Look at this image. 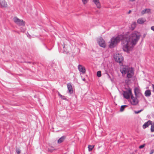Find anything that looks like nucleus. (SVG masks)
<instances>
[{"label":"nucleus","instance_id":"16","mask_svg":"<svg viewBox=\"0 0 154 154\" xmlns=\"http://www.w3.org/2000/svg\"><path fill=\"white\" fill-rule=\"evenodd\" d=\"M146 97H149L151 95V92L150 90H146L144 93Z\"/></svg>","mask_w":154,"mask_h":154},{"label":"nucleus","instance_id":"37","mask_svg":"<svg viewBox=\"0 0 154 154\" xmlns=\"http://www.w3.org/2000/svg\"><path fill=\"white\" fill-rule=\"evenodd\" d=\"M131 12V10L129 11L128 12V14H129Z\"/></svg>","mask_w":154,"mask_h":154},{"label":"nucleus","instance_id":"12","mask_svg":"<svg viewBox=\"0 0 154 154\" xmlns=\"http://www.w3.org/2000/svg\"><path fill=\"white\" fill-rule=\"evenodd\" d=\"M0 6L2 8L6 7L7 4L5 0H0Z\"/></svg>","mask_w":154,"mask_h":154},{"label":"nucleus","instance_id":"33","mask_svg":"<svg viewBox=\"0 0 154 154\" xmlns=\"http://www.w3.org/2000/svg\"><path fill=\"white\" fill-rule=\"evenodd\" d=\"M65 97L64 96V97H62L61 98L63 100H65L66 99V98H65Z\"/></svg>","mask_w":154,"mask_h":154},{"label":"nucleus","instance_id":"17","mask_svg":"<svg viewBox=\"0 0 154 154\" xmlns=\"http://www.w3.org/2000/svg\"><path fill=\"white\" fill-rule=\"evenodd\" d=\"M65 137L64 136H63L60 138L57 141V143H60L62 142L64 140Z\"/></svg>","mask_w":154,"mask_h":154},{"label":"nucleus","instance_id":"6","mask_svg":"<svg viewBox=\"0 0 154 154\" xmlns=\"http://www.w3.org/2000/svg\"><path fill=\"white\" fill-rule=\"evenodd\" d=\"M127 77L128 79L131 78L133 77L134 74V70L133 68L131 67L129 69L127 72Z\"/></svg>","mask_w":154,"mask_h":154},{"label":"nucleus","instance_id":"23","mask_svg":"<svg viewBox=\"0 0 154 154\" xmlns=\"http://www.w3.org/2000/svg\"><path fill=\"white\" fill-rule=\"evenodd\" d=\"M88 1L89 0H82V2L84 5L86 4Z\"/></svg>","mask_w":154,"mask_h":154},{"label":"nucleus","instance_id":"14","mask_svg":"<svg viewBox=\"0 0 154 154\" xmlns=\"http://www.w3.org/2000/svg\"><path fill=\"white\" fill-rule=\"evenodd\" d=\"M152 122L150 120H149L147 122H145L143 125V128L145 129L148 127L149 125L152 124Z\"/></svg>","mask_w":154,"mask_h":154},{"label":"nucleus","instance_id":"29","mask_svg":"<svg viewBox=\"0 0 154 154\" xmlns=\"http://www.w3.org/2000/svg\"><path fill=\"white\" fill-rule=\"evenodd\" d=\"M151 29L154 31V26H152L151 27Z\"/></svg>","mask_w":154,"mask_h":154},{"label":"nucleus","instance_id":"24","mask_svg":"<svg viewBox=\"0 0 154 154\" xmlns=\"http://www.w3.org/2000/svg\"><path fill=\"white\" fill-rule=\"evenodd\" d=\"M146 13H149L150 12L151 9L150 8L145 9Z\"/></svg>","mask_w":154,"mask_h":154},{"label":"nucleus","instance_id":"10","mask_svg":"<svg viewBox=\"0 0 154 154\" xmlns=\"http://www.w3.org/2000/svg\"><path fill=\"white\" fill-rule=\"evenodd\" d=\"M78 69L79 71L82 74L85 73L86 70L85 67L82 65H79L78 66Z\"/></svg>","mask_w":154,"mask_h":154},{"label":"nucleus","instance_id":"3","mask_svg":"<svg viewBox=\"0 0 154 154\" xmlns=\"http://www.w3.org/2000/svg\"><path fill=\"white\" fill-rule=\"evenodd\" d=\"M123 95L124 98L126 99H129L131 96L132 95L131 90L130 88H129L128 90L125 91H123Z\"/></svg>","mask_w":154,"mask_h":154},{"label":"nucleus","instance_id":"2","mask_svg":"<svg viewBox=\"0 0 154 154\" xmlns=\"http://www.w3.org/2000/svg\"><path fill=\"white\" fill-rule=\"evenodd\" d=\"M13 20L14 22L19 26H24L25 22L22 20H20L15 17L13 18Z\"/></svg>","mask_w":154,"mask_h":154},{"label":"nucleus","instance_id":"20","mask_svg":"<svg viewBox=\"0 0 154 154\" xmlns=\"http://www.w3.org/2000/svg\"><path fill=\"white\" fill-rule=\"evenodd\" d=\"M151 132H154V122L152 123V124H151Z\"/></svg>","mask_w":154,"mask_h":154},{"label":"nucleus","instance_id":"31","mask_svg":"<svg viewBox=\"0 0 154 154\" xmlns=\"http://www.w3.org/2000/svg\"><path fill=\"white\" fill-rule=\"evenodd\" d=\"M21 31L22 32H24L25 31V30H24V29H21Z\"/></svg>","mask_w":154,"mask_h":154},{"label":"nucleus","instance_id":"25","mask_svg":"<svg viewBox=\"0 0 154 154\" xmlns=\"http://www.w3.org/2000/svg\"><path fill=\"white\" fill-rule=\"evenodd\" d=\"M146 13L145 9L142 10L141 12V13L142 15H143Z\"/></svg>","mask_w":154,"mask_h":154},{"label":"nucleus","instance_id":"19","mask_svg":"<svg viewBox=\"0 0 154 154\" xmlns=\"http://www.w3.org/2000/svg\"><path fill=\"white\" fill-rule=\"evenodd\" d=\"M94 145H89L88 146V149L89 151H91L94 148Z\"/></svg>","mask_w":154,"mask_h":154},{"label":"nucleus","instance_id":"4","mask_svg":"<svg viewBox=\"0 0 154 154\" xmlns=\"http://www.w3.org/2000/svg\"><path fill=\"white\" fill-rule=\"evenodd\" d=\"M114 58L116 61L119 63H121L123 60V57L121 54H115Z\"/></svg>","mask_w":154,"mask_h":154},{"label":"nucleus","instance_id":"22","mask_svg":"<svg viewBox=\"0 0 154 154\" xmlns=\"http://www.w3.org/2000/svg\"><path fill=\"white\" fill-rule=\"evenodd\" d=\"M97 76L98 77H100L101 76V71H99L97 72Z\"/></svg>","mask_w":154,"mask_h":154},{"label":"nucleus","instance_id":"11","mask_svg":"<svg viewBox=\"0 0 154 154\" xmlns=\"http://www.w3.org/2000/svg\"><path fill=\"white\" fill-rule=\"evenodd\" d=\"M67 87L68 88V92L70 94H72L73 93V89L71 84L68 83L67 84Z\"/></svg>","mask_w":154,"mask_h":154},{"label":"nucleus","instance_id":"1","mask_svg":"<svg viewBox=\"0 0 154 154\" xmlns=\"http://www.w3.org/2000/svg\"><path fill=\"white\" fill-rule=\"evenodd\" d=\"M141 34L137 31L133 32L128 36L118 35L113 37L109 42V48H112L116 46L121 40L123 50L127 52L131 50L139 40Z\"/></svg>","mask_w":154,"mask_h":154},{"label":"nucleus","instance_id":"7","mask_svg":"<svg viewBox=\"0 0 154 154\" xmlns=\"http://www.w3.org/2000/svg\"><path fill=\"white\" fill-rule=\"evenodd\" d=\"M131 67L128 66L126 65H123L120 68V71L121 73L123 75H125L128 71L129 69Z\"/></svg>","mask_w":154,"mask_h":154},{"label":"nucleus","instance_id":"34","mask_svg":"<svg viewBox=\"0 0 154 154\" xmlns=\"http://www.w3.org/2000/svg\"><path fill=\"white\" fill-rule=\"evenodd\" d=\"M27 36L29 37V38H30L31 37V35H30L28 34L27 35Z\"/></svg>","mask_w":154,"mask_h":154},{"label":"nucleus","instance_id":"32","mask_svg":"<svg viewBox=\"0 0 154 154\" xmlns=\"http://www.w3.org/2000/svg\"><path fill=\"white\" fill-rule=\"evenodd\" d=\"M129 1L131 2H134L136 0H129Z\"/></svg>","mask_w":154,"mask_h":154},{"label":"nucleus","instance_id":"30","mask_svg":"<svg viewBox=\"0 0 154 154\" xmlns=\"http://www.w3.org/2000/svg\"><path fill=\"white\" fill-rule=\"evenodd\" d=\"M58 95L59 96H60L61 97H64V96H62L59 93H58Z\"/></svg>","mask_w":154,"mask_h":154},{"label":"nucleus","instance_id":"28","mask_svg":"<svg viewBox=\"0 0 154 154\" xmlns=\"http://www.w3.org/2000/svg\"><path fill=\"white\" fill-rule=\"evenodd\" d=\"M152 91L154 93V84H152Z\"/></svg>","mask_w":154,"mask_h":154},{"label":"nucleus","instance_id":"9","mask_svg":"<svg viewBox=\"0 0 154 154\" xmlns=\"http://www.w3.org/2000/svg\"><path fill=\"white\" fill-rule=\"evenodd\" d=\"M134 92L135 96L137 97H139L141 95L140 90L137 88H135Z\"/></svg>","mask_w":154,"mask_h":154},{"label":"nucleus","instance_id":"35","mask_svg":"<svg viewBox=\"0 0 154 154\" xmlns=\"http://www.w3.org/2000/svg\"><path fill=\"white\" fill-rule=\"evenodd\" d=\"M107 75H108V77H109V78H110V76L108 74V73H107Z\"/></svg>","mask_w":154,"mask_h":154},{"label":"nucleus","instance_id":"5","mask_svg":"<svg viewBox=\"0 0 154 154\" xmlns=\"http://www.w3.org/2000/svg\"><path fill=\"white\" fill-rule=\"evenodd\" d=\"M137 97H134L133 95L131 96V99H130V102L132 105L135 106L137 105L139 102V100L137 98Z\"/></svg>","mask_w":154,"mask_h":154},{"label":"nucleus","instance_id":"21","mask_svg":"<svg viewBox=\"0 0 154 154\" xmlns=\"http://www.w3.org/2000/svg\"><path fill=\"white\" fill-rule=\"evenodd\" d=\"M127 106L126 105H122L121 106L120 109V111L122 112L124 110L125 108L126 107H127Z\"/></svg>","mask_w":154,"mask_h":154},{"label":"nucleus","instance_id":"8","mask_svg":"<svg viewBox=\"0 0 154 154\" xmlns=\"http://www.w3.org/2000/svg\"><path fill=\"white\" fill-rule=\"evenodd\" d=\"M98 42L100 46L104 48L106 47V44L105 41L102 38H100L97 39Z\"/></svg>","mask_w":154,"mask_h":154},{"label":"nucleus","instance_id":"36","mask_svg":"<svg viewBox=\"0 0 154 154\" xmlns=\"http://www.w3.org/2000/svg\"><path fill=\"white\" fill-rule=\"evenodd\" d=\"M17 154H19L20 153V151H17Z\"/></svg>","mask_w":154,"mask_h":154},{"label":"nucleus","instance_id":"13","mask_svg":"<svg viewBox=\"0 0 154 154\" xmlns=\"http://www.w3.org/2000/svg\"><path fill=\"white\" fill-rule=\"evenodd\" d=\"M93 2L97 8H101V5L99 0H93Z\"/></svg>","mask_w":154,"mask_h":154},{"label":"nucleus","instance_id":"15","mask_svg":"<svg viewBox=\"0 0 154 154\" xmlns=\"http://www.w3.org/2000/svg\"><path fill=\"white\" fill-rule=\"evenodd\" d=\"M146 20L145 18H139L137 21V23L139 24H143L145 21Z\"/></svg>","mask_w":154,"mask_h":154},{"label":"nucleus","instance_id":"27","mask_svg":"<svg viewBox=\"0 0 154 154\" xmlns=\"http://www.w3.org/2000/svg\"><path fill=\"white\" fill-rule=\"evenodd\" d=\"M145 146V144H143V145L140 146H139V149H142Z\"/></svg>","mask_w":154,"mask_h":154},{"label":"nucleus","instance_id":"38","mask_svg":"<svg viewBox=\"0 0 154 154\" xmlns=\"http://www.w3.org/2000/svg\"><path fill=\"white\" fill-rule=\"evenodd\" d=\"M153 152H151V153H150V154H152Z\"/></svg>","mask_w":154,"mask_h":154},{"label":"nucleus","instance_id":"26","mask_svg":"<svg viewBox=\"0 0 154 154\" xmlns=\"http://www.w3.org/2000/svg\"><path fill=\"white\" fill-rule=\"evenodd\" d=\"M143 109H141L140 110H138L137 111H134V112L136 113V114H138V113H139L140 112H141L142 111H143Z\"/></svg>","mask_w":154,"mask_h":154},{"label":"nucleus","instance_id":"18","mask_svg":"<svg viewBox=\"0 0 154 154\" xmlns=\"http://www.w3.org/2000/svg\"><path fill=\"white\" fill-rule=\"evenodd\" d=\"M136 22L133 23L131 25V29L133 30L136 27Z\"/></svg>","mask_w":154,"mask_h":154}]
</instances>
